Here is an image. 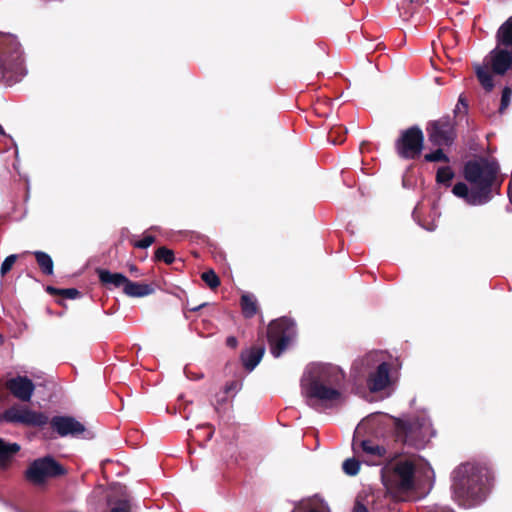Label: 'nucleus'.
I'll return each instance as SVG.
<instances>
[{"label": "nucleus", "mask_w": 512, "mask_h": 512, "mask_svg": "<svg viewBox=\"0 0 512 512\" xmlns=\"http://www.w3.org/2000/svg\"><path fill=\"white\" fill-rule=\"evenodd\" d=\"M343 471L349 476H355L360 469V462L354 458L346 459L342 465Z\"/></svg>", "instance_id": "nucleus-25"}, {"label": "nucleus", "mask_w": 512, "mask_h": 512, "mask_svg": "<svg viewBox=\"0 0 512 512\" xmlns=\"http://www.w3.org/2000/svg\"><path fill=\"white\" fill-rule=\"evenodd\" d=\"M360 446L365 455L370 457L369 461L372 464H379L380 460L387 457L386 448L373 442L372 440H363Z\"/></svg>", "instance_id": "nucleus-16"}, {"label": "nucleus", "mask_w": 512, "mask_h": 512, "mask_svg": "<svg viewBox=\"0 0 512 512\" xmlns=\"http://www.w3.org/2000/svg\"><path fill=\"white\" fill-rule=\"evenodd\" d=\"M155 241L154 236L145 235L141 240L133 242V246L140 249H146L151 246Z\"/></svg>", "instance_id": "nucleus-30"}, {"label": "nucleus", "mask_w": 512, "mask_h": 512, "mask_svg": "<svg viewBox=\"0 0 512 512\" xmlns=\"http://www.w3.org/2000/svg\"><path fill=\"white\" fill-rule=\"evenodd\" d=\"M483 469L473 463L458 466L452 473V498L462 507H472L485 499Z\"/></svg>", "instance_id": "nucleus-4"}, {"label": "nucleus", "mask_w": 512, "mask_h": 512, "mask_svg": "<svg viewBox=\"0 0 512 512\" xmlns=\"http://www.w3.org/2000/svg\"><path fill=\"white\" fill-rule=\"evenodd\" d=\"M345 372L337 365L313 362L301 378V392L314 408H332L344 400Z\"/></svg>", "instance_id": "nucleus-1"}, {"label": "nucleus", "mask_w": 512, "mask_h": 512, "mask_svg": "<svg viewBox=\"0 0 512 512\" xmlns=\"http://www.w3.org/2000/svg\"><path fill=\"white\" fill-rule=\"evenodd\" d=\"M50 425L61 437H78L85 431L82 423L69 416H55L51 419Z\"/></svg>", "instance_id": "nucleus-14"}, {"label": "nucleus", "mask_w": 512, "mask_h": 512, "mask_svg": "<svg viewBox=\"0 0 512 512\" xmlns=\"http://www.w3.org/2000/svg\"><path fill=\"white\" fill-rule=\"evenodd\" d=\"M33 254L42 272L47 275H52L54 265L50 255L42 251H35Z\"/></svg>", "instance_id": "nucleus-23"}, {"label": "nucleus", "mask_w": 512, "mask_h": 512, "mask_svg": "<svg viewBox=\"0 0 512 512\" xmlns=\"http://www.w3.org/2000/svg\"><path fill=\"white\" fill-rule=\"evenodd\" d=\"M0 134H1V135H4V134H5L4 129H3V127H2L1 125H0Z\"/></svg>", "instance_id": "nucleus-40"}, {"label": "nucleus", "mask_w": 512, "mask_h": 512, "mask_svg": "<svg viewBox=\"0 0 512 512\" xmlns=\"http://www.w3.org/2000/svg\"><path fill=\"white\" fill-rule=\"evenodd\" d=\"M1 419L12 424L24 426H43L48 422V417L41 413L31 410L28 406L15 404L6 409L1 415Z\"/></svg>", "instance_id": "nucleus-10"}, {"label": "nucleus", "mask_w": 512, "mask_h": 512, "mask_svg": "<svg viewBox=\"0 0 512 512\" xmlns=\"http://www.w3.org/2000/svg\"><path fill=\"white\" fill-rule=\"evenodd\" d=\"M511 96L512 91L508 87L504 88L501 96V110L505 109L508 106Z\"/></svg>", "instance_id": "nucleus-31"}, {"label": "nucleus", "mask_w": 512, "mask_h": 512, "mask_svg": "<svg viewBox=\"0 0 512 512\" xmlns=\"http://www.w3.org/2000/svg\"><path fill=\"white\" fill-rule=\"evenodd\" d=\"M203 281L212 289L220 285L219 277L213 270L206 271L202 274Z\"/></svg>", "instance_id": "nucleus-27"}, {"label": "nucleus", "mask_w": 512, "mask_h": 512, "mask_svg": "<svg viewBox=\"0 0 512 512\" xmlns=\"http://www.w3.org/2000/svg\"><path fill=\"white\" fill-rule=\"evenodd\" d=\"M98 276L100 281L107 286L111 287H121L125 286L127 277L121 273H112L108 270L102 269L98 271Z\"/></svg>", "instance_id": "nucleus-20"}, {"label": "nucleus", "mask_w": 512, "mask_h": 512, "mask_svg": "<svg viewBox=\"0 0 512 512\" xmlns=\"http://www.w3.org/2000/svg\"><path fill=\"white\" fill-rule=\"evenodd\" d=\"M47 290L50 292V293H55L57 292V290L53 287H48Z\"/></svg>", "instance_id": "nucleus-39"}, {"label": "nucleus", "mask_w": 512, "mask_h": 512, "mask_svg": "<svg viewBox=\"0 0 512 512\" xmlns=\"http://www.w3.org/2000/svg\"><path fill=\"white\" fill-rule=\"evenodd\" d=\"M226 342H227V345L232 347V348L236 347V345H237V339L235 337H232V336L228 337Z\"/></svg>", "instance_id": "nucleus-36"}, {"label": "nucleus", "mask_w": 512, "mask_h": 512, "mask_svg": "<svg viewBox=\"0 0 512 512\" xmlns=\"http://www.w3.org/2000/svg\"><path fill=\"white\" fill-rule=\"evenodd\" d=\"M241 308L243 315L247 318L253 317L257 313V300L252 294H243L241 297Z\"/></svg>", "instance_id": "nucleus-22"}, {"label": "nucleus", "mask_w": 512, "mask_h": 512, "mask_svg": "<svg viewBox=\"0 0 512 512\" xmlns=\"http://www.w3.org/2000/svg\"><path fill=\"white\" fill-rule=\"evenodd\" d=\"M60 292L62 295H64L65 297H67L69 299H75L79 295L78 290H76L74 288L63 289Z\"/></svg>", "instance_id": "nucleus-33"}, {"label": "nucleus", "mask_w": 512, "mask_h": 512, "mask_svg": "<svg viewBox=\"0 0 512 512\" xmlns=\"http://www.w3.org/2000/svg\"><path fill=\"white\" fill-rule=\"evenodd\" d=\"M19 450L20 446L17 443L6 442L0 438V468L6 469Z\"/></svg>", "instance_id": "nucleus-17"}, {"label": "nucleus", "mask_w": 512, "mask_h": 512, "mask_svg": "<svg viewBox=\"0 0 512 512\" xmlns=\"http://www.w3.org/2000/svg\"><path fill=\"white\" fill-rule=\"evenodd\" d=\"M16 259H17V255H15V254L9 255L8 257L5 258V260L2 262L1 268H0V273L2 276L7 274L11 270Z\"/></svg>", "instance_id": "nucleus-29"}, {"label": "nucleus", "mask_w": 512, "mask_h": 512, "mask_svg": "<svg viewBox=\"0 0 512 512\" xmlns=\"http://www.w3.org/2000/svg\"><path fill=\"white\" fill-rule=\"evenodd\" d=\"M130 271L133 273H136L138 271V269L135 265H130Z\"/></svg>", "instance_id": "nucleus-38"}, {"label": "nucleus", "mask_w": 512, "mask_h": 512, "mask_svg": "<svg viewBox=\"0 0 512 512\" xmlns=\"http://www.w3.org/2000/svg\"><path fill=\"white\" fill-rule=\"evenodd\" d=\"M292 512H321V511L311 508L308 504H300V505L296 506Z\"/></svg>", "instance_id": "nucleus-32"}, {"label": "nucleus", "mask_w": 512, "mask_h": 512, "mask_svg": "<svg viewBox=\"0 0 512 512\" xmlns=\"http://www.w3.org/2000/svg\"><path fill=\"white\" fill-rule=\"evenodd\" d=\"M123 291L129 297H145L152 294L154 289L148 284L132 282L127 279Z\"/></svg>", "instance_id": "nucleus-19"}, {"label": "nucleus", "mask_w": 512, "mask_h": 512, "mask_svg": "<svg viewBox=\"0 0 512 512\" xmlns=\"http://www.w3.org/2000/svg\"><path fill=\"white\" fill-rule=\"evenodd\" d=\"M429 140L438 146L450 145L455 138L454 123L450 117H442L427 127Z\"/></svg>", "instance_id": "nucleus-13"}, {"label": "nucleus", "mask_w": 512, "mask_h": 512, "mask_svg": "<svg viewBox=\"0 0 512 512\" xmlns=\"http://www.w3.org/2000/svg\"><path fill=\"white\" fill-rule=\"evenodd\" d=\"M353 368L366 376V386L372 393L389 389L395 381L388 355L383 351L367 353L355 362Z\"/></svg>", "instance_id": "nucleus-5"}, {"label": "nucleus", "mask_w": 512, "mask_h": 512, "mask_svg": "<svg viewBox=\"0 0 512 512\" xmlns=\"http://www.w3.org/2000/svg\"><path fill=\"white\" fill-rule=\"evenodd\" d=\"M63 473V467L55 459L47 456L34 460L26 471V477L34 484H41L46 479Z\"/></svg>", "instance_id": "nucleus-12"}, {"label": "nucleus", "mask_w": 512, "mask_h": 512, "mask_svg": "<svg viewBox=\"0 0 512 512\" xmlns=\"http://www.w3.org/2000/svg\"><path fill=\"white\" fill-rule=\"evenodd\" d=\"M453 177H454V172L452 171V169L450 167L444 166V167L438 168L437 174H436V181L438 183L449 186Z\"/></svg>", "instance_id": "nucleus-24"}, {"label": "nucleus", "mask_w": 512, "mask_h": 512, "mask_svg": "<svg viewBox=\"0 0 512 512\" xmlns=\"http://www.w3.org/2000/svg\"><path fill=\"white\" fill-rule=\"evenodd\" d=\"M270 352L278 358L288 348L296 336L295 323L286 317L272 321L268 326Z\"/></svg>", "instance_id": "nucleus-9"}, {"label": "nucleus", "mask_w": 512, "mask_h": 512, "mask_svg": "<svg viewBox=\"0 0 512 512\" xmlns=\"http://www.w3.org/2000/svg\"><path fill=\"white\" fill-rule=\"evenodd\" d=\"M265 352L263 346L253 347L242 352L241 360L248 371H252L261 361Z\"/></svg>", "instance_id": "nucleus-18"}, {"label": "nucleus", "mask_w": 512, "mask_h": 512, "mask_svg": "<svg viewBox=\"0 0 512 512\" xmlns=\"http://www.w3.org/2000/svg\"><path fill=\"white\" fill-rule=\"evenodd\" d=\"M499 166L494 161H470L465 165L464 176L467 183L458 182L452 193L471 206H481L492 199L493 187L497 180Z\"/></svg>", "instance_id": "nucleus-3"}, {"label": "nucleus", "mask_w": 512, "mask_h": 512, "mask_svg": "<svg viewBox=\"0 0 512 512\" xmlns=\"http://www.w3.org/2000/svg\"><path fill=\"white\" fill-rule=\"evenodd\" d=\"M431 512H453L451 509L447 508V507H436L433 511Z\"/></svg>", "instance_id": "nucleus-37"}, {"label": "nucleus", "mask_w": 512, "mask_h": 512, "mask_svg": "<svg viewBox=\"0 0 512 512\" xmlns=\"http://www.w3.org/2000/svg\"><path fill=\"white\" fill-rule=\"evenodd\" d=\"M461 110H463V112H466L467 110V104L464 102V99L462 97H460L458 100L455 113H460Z\"/></svg>", "instance_id": "nucleus-34"}, {"label": "nucleus", "mask_w": 512, "mask_h": 512, "mask_svg": "<svg viewBox=\"0 0 512 512\" xmlns=\"http://www.w3.org/2000/svg\"><path fill=\"white\" fill-rule=\"evenodd\" d=\"M433 475L429 463L418 455L394 459L381 470L383 485L397 500H405L422 488L426 481L430 482Z\"/></svg>", "instance_id": "nucleus-2"}, {"label": "nucleus", "mask_w": 512, "mask_h": 512, "mask_svg": "<svg viewBox=\"0 0 512 512\" xmlns=\"http://www.w3.org/2000/svg\"><path fill=\"white\" fill-rule=\"evenodd\" d=\"M396 439L405 446L424 448L435 435L430 418L425 411L415 416L394 418Z\"/></svg>", "instance_id": "nucleus-6"}, {"label": "nucleus", "mask_w": 512, "mask_h": 512, "mask_svg": "<svg viewBox=\"0 0 512 512\" xmlns=\"http://www.w3.org/2000/svg\"><path fill=\"white\" fill-rule=\"evenodd\" d=\"M425 160L428 162L449 161L448 157L444 154V152L441 149H437L434 152L426 154Z\"/></svg>", "instance_id": "nucleus-28"}, {"label": "nucleus", "mask_w": 512, "mask_h": 512, "mask_svg": "<svg viewBox=\"0 0 512 512\" xmlns=\"http://www.w3.org/2000/svg\"><path fill=\"white\" fill-rule=\"evenodd\" d=\"M353 512H369V511L363 504L357 502L354 506Z\"/></svg>", "instance_id": "nucleus-35"}, {"label": "nucleus", "mask_w": 512, "mask_h": 512, "mask_svg": "<svg viewBox=\"0 0 512 512\" xmlns=\"http://www.w3.org/2000/svg\"><path fill=\"white\" fill-rule=\"evenodd\" d=\"M496 47L485 57L498 75H504L512 67V16L504 22L496 34Z\"/></svg>", "instance_id": "nucleus-8"}, {"label": "nucleus", "mask_w": 512, "mask_h": 512, "mask_svg": "<svg viewBox=\"0 0 512 512\" xmlns=\"http://www.w3.org/2000/svg\"><path fill=\"white\" fill-rule=\"evenodd\" d=\"M155 257L158 260L164 261L166 264H171L174 261V253L166 247H160L155 252Z\"/></svg>", "instance_id": "nucleus-26"}, {"label": "nucleus", "mask_w": 512, "mask_h": 512, "mask_svg": "<svg viewBox=\"0 0 512 512\" xmlns=\"http://www.w3.org/2000/svg\"><path fill=\"white\" fill-rule=\"evenodd\" d=\"M21 44L14 35L0 38V77L7 82H17L25 75Z\"/></svg>", "instance_id": "nucleus-7"}, {"label": "nucleus", "mask_w": 512, "mask_h": 512, "mask_svg": "<svg viewBox=\"0 0 512 512\" xmlns=\"http://www.w3.org/2000/svg\"><path fill=\"white\" fill-rule=\"evenodd\" d=\"M7 387L11 393L21 401H29L35 389L30 379L21 376L10 379L7 382Z\"/></svg>", "instance_id": "nucleus-15"}, {"label": "nucleus", "mask_w": 512, "mask_h": 512, "mask_svg": "<svg viewBox=\"0 0 512 512\" xmlns=\"http://www.w3.org/2000/svg\"><path fill=\"white\" fill-rule=\"evenodd\" d=\"M424 135L420 128L411 127L401 133L396 142V151L401 158L414 159L423 149Z\"/></svg>", "instance_id": "nucleus-11"}, {"label": "nucleus", "mask_w": 512, "mask_h": 512, "mask_svg": "<svg viewBox=\"0 0 512 512\" xmlns=\"http://www.w3.org/2000/svg\"><path fill=\"white\" fill-rule=\"evenodd\" d=\"M488 65L487 62H484V64H475L474 69L481 86L486 91H491L494 87V82Z\"/></svg>", "instance_id": "nucleus-21"}]
</instances>
